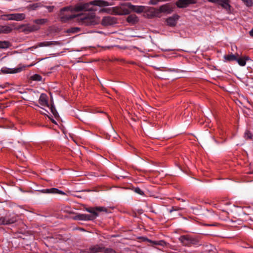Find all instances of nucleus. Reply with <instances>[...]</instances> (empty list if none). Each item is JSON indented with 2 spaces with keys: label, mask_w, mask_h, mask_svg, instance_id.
<instances>
[{
  "label": "nucleus",
  "mask_w": 253,
  "mask_h": 253,
  "mask_svg": "<svg viewBox=\"0 0 253 253\" xmlns=\"http://www.w3.org/2000/svg\"><path fill=\"white\" fill-rule=\"evenodd\" d=\"M111 5L107 1L94 0L88 3H80L74 7H64L61 10L60 18L62 22L76 18L80 24H94L95 14L92 11L97 10L96 6L103 7Z\"/></svg>",
  "instance_id": "1"
},
{
  "label": "nucleus",
  "mask_w": 253,
  "mask_h": 253,
  "mask_svg": "<svg viewBox=\"0 0 253 253\" xmlns=\"http://www.w3.org/2000/svg\"><path fill=\"white\" fill-rule=\"evenodd\" d=\"M144 6H135L130 3H126L119 6L113 8V12L116 15H126L129 13L130 9L137 12L141 13L144 10Z\"/></svg>",
  "instance_id": "2"
},
{
  "label": "nucleus",
  "mask_w": 253,
  "mask_h": 253,
  "mask_svg": "<svg viewBox=\"0 0 253 253\" xmlns=\"http://www.w3.org/2000/svg\"><path fill=\"white\" fill-rule=\"evenodd\" d=\"M86 211L91 213L92 215L81 214L76 216V219L80 220H93L97 216L98 214L97 212H107L108 210L106 208L104 207H97L95 208H89L86 209Z\"/></svg>",
  "instance_id": "3"
},
{
  "label": "nucleus",
  "mask_w": 253,
  "mask_h": 253,
  "mask_svg": "<svg viewBox=\"0 0 253 253\" xmlns=\"http://www.w3.org/2000/svg\"><path fill=\"white\" fill-rule=\"evenodd\" d=\"M39 103L44 108H42L48 114H50V112L55 117L58 116L55 107L52 105H49L48 103L47 96L45 94L42 93L39 98Z\"/></svg>",
  "instance_id": "4"
},
{
  "label": "nucleus",
  "mask_w": 253,
  "mask_h": 253,
  "mask_svg": "<svg viewBox=\"0 0 253 253\" xmlns=\"http://www.w3.org/2000/svg\"><path fill=\"white\" fill-rule=\"evenodd\" d=\"M173 10V7L169 3L161 6L158 9H152V16L160 17L161 13H170Z\"/></svg>",
  "instance_id": "5"
},
{
  "label": "nucleus",
  "mask_w": 253,
  "mask_h": 253,
  "mask_svg": "<svg viewBox=\"0 0 253 253\" xmlns=\"http://www.w3.org/2000/svg\"><path fill=\"white\" fill-rule=\"evenodd\" d=\"M179 240L184 246H189L196 243L195 240L189 235L181 236L179 237Z\"/></svg>",
  "instance_id": "6"
},
{
  "label": "nucleus",
  "mask_w": 253,
  "mask_h": 253,
  "mask_svg": "<svg viewBox=\"0 0 253 253\" xmlns=\"http://www.w3.org/2000/svg\"><path fill=\"white\" fill-rule=\"evenodd\" d=\"M3 16L6 17V19L8 20L21 21L25 18V15L23 13L10 14Z\"/></svg>",
  "instance_id": "7"
},
{
  "label": "nucleus",
  "mask_w": 253,
  "mask_h": 253,
  "mask_svg": "<svg viewBox=\"0 0 253 253\" xmlns=\"http://www.w3.org/2000/svg\"><path fill=\"white\" fill-rule=\"evenodd\" d=\"M104 251V248L102 246L100 245H94L89 248L88 251H83L81 253H99Z\"/></svg>",
  "instance_id": "8"
},
{
  "label": "nucleus",
  "mask_w": 253,
  "mask_h": 253,
  "mask_svg": "<svg viewBox=\"0 0 253 253\" xmlns=\"http://www.w3.org/2000/svg\"><path fill=\"white\" fill-rule=\"evenodd\" d=\"M43 193L48 194H59L61 195H65V193L61 190H58L55 188H52L50 189H45L41 190Z\"/></svg>",
  "instance_id": "9"
},
{
  "label": "nucleus",
  "mask_w": 253,
  "mask_h": 253,
  "mask_svg": "<svg viewBox=\"0 0 253 253\" xmlns=\"http://www.w3.org/2000/svg\"><path fill=\"white\" fill-rule=\"evenodd\" d=\"M101 23L104 26H109L114 24L115 23V20L114 17L106 16L103 17Z\"/></svg>",
  "instance_id": "10"
},
{
  "label": "nucleus",
  "mask_w": 253,
  "mask_h": 253,
  "mask_svg": "<svg viewBox=\"0 0 253 253\" xmlns=\"http://www.w3.org/2000/svg\"><path fill=\"white\" fill-rule=\"evenodd\" d=\"M194 2V0H178L176 3V5L180 8L186 7L189 4Z\"/></svg>",
  "instance_id": "11"
},
{
  "label": "nucleus",
  "mask_w": 253,
  "mask_h": 253,
  "mask_svg": "<svg viewBox=\"0 0 253 253\" xmlns=\"http://www.w3.org/2000/svg\"><path fill=\"white\" fill-rule=\"evenodd\" d=\"M56 43V42H43L39 43L37 45L32 46L31 47V48H37L38 47H44V46H50L53 45H55Z\"/></svg>",
  "instance_id": "12"
},
{
  "label": "nucleus",
  "mask_w": 253,
  "mask_h": 253,
  "mask_svg": "<svg viewBox=\"0 0 253 253\" xmlns=\"http://www.w3.org/2000/svg\"><path fill=\"white\" fill-rule=\"evenodd\" d=\"M219 5H221L222 8L225 9L228 13L230 12L231 6L229 4V0H220Z\"/></svg>",
  "instance_id": "13"
},
{
  "label": "nucleus",
  "mask_w": 253,
  "mask_h": 253,
  "mask_svg": "<svg viewBox=\"0 0 253 253\" xmlns=\"http://www.w3.org/2000/svg\"><path fill=\"white\" fill-rule=\"evenodd\" d=\"M13 219H10L6 217H0V225L4 224H9L14 222Z\"/></svg>",
  "instance_id": "14"
},
{
  "label": "nucleus",
  "mask_w": 253,
  "mask_h": 253,
  "mask_svg": "<svg viewBox=\"0 0 253 253\" xmlns=\"http://www.w3.org/2000/svg\"><path fill=\"white\" fill-rule=\"evenodd\" d=\"M249 59L250 58L248 56H244L241 57H237V59L236 60V61L240 66H244L246 64V61L249 60Z\"/></svg>",
  "instance_id": "15"
},
{
  "label": "nucleus",
  "mask_w": 253,
  "mask_h": 253,
  "mask_svg": "<svg viewBox=\"0 0 253 253\" xmlns=\"http://www.w3.org/2000/svg\"><path fill=\"white\" fill-rule=\"evenodd\" d=\"M12 29L7 25H0V34H7L11 32Z\"/></svg>",
  "instance_id": "16"
},
{
  "label": "nucleus",
  "mask_w": 253,
  "mask_h": 253,
  "mask_svg": "<svg viewBox=\"0 0 253 253\" xmlns=\"http://www.w3.org/2000/svg\"><path fill=\"white\" fill-rule=\"evenodd\" d=\"M177 20V18H175V17H170L167 19V24L169 26H174L176 24Z\"/></svg>",
  "instance_id": "17"
},
{
  "label": "nucleus",
  "mask_w": 253,
  "mask_h": 253,
  "mask_svg": "<svg viewBox=\"0 0 253 253\" xmlns=\"http://www.w3.org/2000/svg\"><path fill=\"white\" fill-rule=\"evenodd\" d=\"M239 55L237 54V55H233L232 54H228V55H225L224 56V59L225 61H236L237 59V57H238Z\"/></svg>",
  "instance_id": "18"
},
{
  "label": "nucleus",
  "mask_w": 253,
  "mask_h": 253,
  "mask_svg": "<svg viewBox=\"0 0 253 253\" xmlns=\"http://www.w3.org/2000/svg\"><path fill=\"white\" fill-rule=\"evenodd\" d=\"M138 20V17L135 14L130 15L127 18V21L129 23H135Z\"/></svg>",
  "instance_id": "19"
},
{
  "label": "nucleus",
  "mask_w": 253,
  "mask_h": 253,
  "mask_svg": "<svg viewBox=\"0 0 253 253\" xmlns=\"http://www.w3.org/2000/svg\"><path fill=\"white\" fill-rule=\"evenodd\" d=\"M10 43L8 41H0V48L6 49L10 47Z\"/></svg>",
  "instance_id": "20"
},
{
  "label": "nucleus",
  "mask_w": 253,
  "mask_h": 253,
  "mask_svg": "<svg viewBox=\"0 0 253 253\" xmlns=\"http://www.w3.org/2000/svg\"><path fill=\"white\" fill-rule=\"evenodd\" d=\"M22 68H17L14 69H8V71H7V73H10V74H13V73H17L18 72H20L22 71Z\"/></svg>",
  "instance_id": "21"
},
{
  "label": "nucleus",
  "mask_w": 253,
  "mask_h": 253,
  "mask_svg": "<svg viewBox=\"0 0 253 253\" xmlns=\"http://www.w3.org/2000/svg\"><path fill=\"white\" fill-rule=\"evenodd\" d=\"M47 21L45 19H40L34 20V22L38 25H42Z\"/></svg>",
  "instance_id": "22"
},
{
  "label": "nucleus",
  "mask_w": 253,
  "mask_h": 253,
  "mask_svg": "<svg viewBox=\"0 0 253 253\" xmlns=\"http://www.w3.org/2000/svg\"><path fill=\"white\" fill-rule=\"evenodd\" d=\"M31 79L34 81H40L42 80V77L38 74H35L31 77Z\"/></svg>",
  "instance_id": "23"
},
{
  "label": "nucleus",
  "mask_w": 253,
  "mask_h": 253,
  "mask_svg": "<svg viewBox=\"0 0 253 253\" xmlns=\"http://www.w3.org/2000/svg\"><path fill=\"white\" fill-rule=\"evenodd\" d=\"M252 137V134L249 130H246L244 133V137L246 139H251Z\"/></svg>",
  "instance_id": "24"
},
{
  "label": "nucleus",
  "mask_w": 253,
  "mask_h": 253,
  "mask_svg": "<svg viewBox=\"0 0 253 253\" xmlns=\"http://www.w3.org/2000/svg\"><path fill=\"white\" fill-rule=\"evenodd\" d=\"M248 6H251L253 5V0H242Z\"/></svg>",
  "instance_id": "25"
},
{
  "label": "nucleus",
  "mask_w": 253,
  "mask_h": 253,
  "mask_svg": "<svg viewBox=\"0 0 253 253\" xmlns=\"http://www.w3.org/2000/svg\"><path fill=\"white\" fill-rule=\"evenodd\" d=\"M134 191L140 195H142L144 194L143 192L138 187L135 188Z\"/></svg>",
  "instance_id": "26"
},
{
  "label": "nucleus",
  "mask_w": 253,
  "mask_h": 253,
  "mask_svg": "<svg viewBox=\"0 0 253 253\" xmlns=\"http://www.w3.org/2000/svg\"><path fill=\"white\" fill-rule=\"evenodd\" d=\"M69 31L70 32L77 33L80 31V28H74L70 29Z\"/></svg>",
  "instance_id": "27"
},
{
  "label": "nucleus",
  "mask_w": 253,
  "mask_h": 253,
  "mask_svg": "<svg viewBox=\"0 0 253 253\" xmlns=\"http://www.w3.org/2000/svg\"><path fill=\"white\" fill-rule=\"evenodd\" d=\"M105 253H116L112 249H107Z\"/></svg>",
  "instance_id": "28"
},
{
  "label": "nucleus",
  "mask_w": 253,
  "mask_h": 253,
  "mask_svg": "<svg viewBox=\"0 0 253 253\" xmlns=\"http://www.w3.org/2000/svg\"><path fill=\"white\" fill-rule=\"evenodd\" d=\"M220 0H209V1L216 3L219 4Z\"/></svg>",
  "instance_id": "29"
},
{
  "label": "nucleus",
  "mask_w": 253,
  "mask_h": 253,
  "mask_svg": "<svg viewBox=\"0 0 253 253\" xmlns=\"http://www.w3.org/2000/svg\"><path fill=\"white\" fill-rule=\"evenodd\" d=\"M39 29V27L38 26H33V27L31 28V30H37Z\"/></svg>",
  "instance_id": "30"
},
{
  "label": "nucleus",
  "mask_w": 253,
  "mask_h": 253,
  "mask_svg": "<svg viewBox=\"0 0 253 253\" xmlns=\"http://www.w3.org/2000/svg\"><path fill=\"white\" fill-rule=\"evenodd\" d=\"M250 35L251 36L253 37V29L250 31Z\"/></svg>",
  "instance_id": "31"
},
{
  "label": "nucleus",
  "mask_w": 253,
  "mask_h": 253,
  "mask_svg": "<svg viewBox=\"0 0 253 253\" xmlns=\"http://www.w3.org/2000/svg\"><path fill=\"white\" fill-rule=\"evenodd\" d=\"M45 115H47V116H48L49 118H50L49 116H48V115H47V114H45Z\"/></svg>",
  "instance_id": "32"
},
{
  "label": "nucleus",
  "mask_w": 253,
  "mask_h": 253,
  "mask_svg": "<svg viewBox=\"0 0 253 253\" xmlns=\"http://www.w3.org/2000/svg\"><path fill=\"white\" fill-rule=\"evenodd\" d=\"M45 115H47V116H48L49 118H50L49 116H48V115H47V114H45Z\"/></svg>",
  "instance_id": "33"
}]
</instances>
